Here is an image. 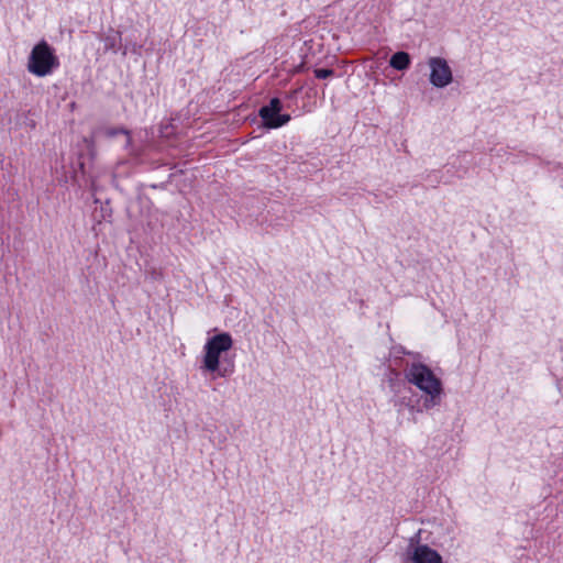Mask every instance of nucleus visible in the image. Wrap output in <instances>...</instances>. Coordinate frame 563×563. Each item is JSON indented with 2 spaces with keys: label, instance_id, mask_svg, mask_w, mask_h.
<instances>
[{
  "label": "nucleus",
  "instance_id": "f257e3e1",
  "mask_svg": "<svg viewBox=\"0 0 563 563\" xmlns=\"http://www.w3.org/2000/svg\"><path fill=\"white\" fill-rule=\"evenodd\" d=\"M405 377L424 394L416 402L410 399L406 404L410 410L422 412L440 405L443 391L442 383L427 365L412 363L405 369Z\"/></svg>",
  "mask_w": 563,
  "mask_h": 563
},
{
  "label": "nucleus",
  "instance_id": "f03ea898",
  "mask_svg": "<svg viewBox=\"0 0 563 563\" xmlns=\"http://www.w3.org/2000/svg\"><path fill=\"white\" fill-rule=\"evenodd\" d=\"M233 346L232 336L222 332L209 338L203 346V358L201 368L208 373L217 374L218 377H229L233 373V365L220 366V356Z\"/></svg>",
  "mask_w": 563,
  "mask_h": 563
},
{
  "label": "nucleus",
  "instance_id": "7ed1b4c3",
  "mask_svg": "<svg viewBox=\"0 0 563 563\" xmlns=\"http://www.w3.org/2000/svg\"><path fill=\"white\" fill-rule=\"evenodd\" d=\"M59 65L54 49L45 41L37 43L31 51L27 62V70L37 76L45 77L53 73Z\"/></svg>",
  "mask_w": 563,
  "mask_h": 563
},
{
  "label": "nucleus",
  "instance_id": "20e7f679",
  "mask_svg": "<svg viewBox=\"0 0 563 563\" xmlns=\"http://www.w3.org/2000/svg\"><path fill=\"white\" fill-rule=\"evenodd\" d=\"M282 108V101L278 98H272L268 104L260 109L258 114L266 128L277 129L290 121L289 114L280 113Z\"/></svg>",
  "mask_w": 563,
  "mask_h": 563
},
{
  "label": "nucleus",
  "instance_id": "39448f33",
  "mask_svg": "<svg viewBox=\"0 0 563 563\" xmlns=\"http://www.w3.org/2000/svg\"><path fill=\"white\" fill-rule=\"evenodd\" d=\"M430 82L437 88H444L453 80L451 67L442 57H430Z\"/></svg>",
  "mask_w": 563,
  "mask_h": 563
},
{
  "label": "nucleus",
  "instance_id": "423d86ee",
  "mask_svg": "<svg viewBox=\"0 0 563 563\" xmlns=\"http://www.w3.org/2000/svg\"><path fill=\"white\" fill-rule=\"evenodd\" d=\"M415 539L410 540V548L412 549L409 554L413 563H442L441 555L426 544H417L413 547Z\"/></svg>",
  "mask_w": 563,
  "mask_h": 563
},
{
  "label": "nucleus",
  "instance_id": "0eeeda50",
  "mask_svg": "<svg viewBox=\"0 0 563 563\" xmlns=\"http://www.w3.org/2000/svg\"><path fill=\"white\" fill-rule=\"evenodd\" d=\"M100 41L103 43V52L118 53L121 48L122 36L121 32L109 27L103 34L100 35Z\"/></svg>",
  "mask_w": 563,
  "mask_h": 563
},
{
  "label": "nucleus",
  "instance_id": "6e6552de",
  "mask_svg": "<svg viewBox=\"0 0 563 563\" xmlns=\"http://www.w3.org/2000/svg\"><path fill=\"white\" fill-rule=\"evenodd\" d=\"M410 62H411L410 55L406 52L400 51V52L393 54V56L389 59V65L394 69L406 70L409 68Z\"/></svg>",
  "mask_w": 563,
  "mask_h": 563
},
{
  "label": "nucleus",
  "instance_id": "1a4fd4ad",
  "mask_svg": "<svg viewBox=\"0 0 563 563\" xmlns=\"http://www.w3.org/2000/svg\"><path fill=\"white\" fill-rule=\"evenodd\" d=\"M106 134L109 137H113L118 134H124L126 136V146H129L131 143V137H130L129 131H126L124 129H108L106 131Z\"/></svg>",
  "mask_w": 563,
  "mask_h": 563
},
{
  "label": "nucleus",
  "instance_id": "9d476101",
  "mask_svg": "<svg viewBox=\"0 0 563 563\" xmlns=\"http://www.w3.org/2000/svg\"><path fill=\"white\" fill-rule=\"evenodd\" d=\"M313 73L318 79H325V78L332 77L334 74L333 69H330V68H317V69H314Z\"/></svg>",
  "mask_w": 563,
  "mask_h": 563
},
{
  "label": "nucleus",
  "instance_id": "9b49d317",
  "mask_svg": "<svg viewBox=\"0 0 563 563\" xmlns=\"http://www.w3.org/2000/svg\"><path fill=\"white\" fill-rule=\"evenodd\" d=\"M126 53H128V52H126V47H124V48L122 49V56H125V55H126Z\"/></svg>",
  "mask_w": 563,
  "mask_h": 563
}]
</instances>
